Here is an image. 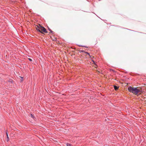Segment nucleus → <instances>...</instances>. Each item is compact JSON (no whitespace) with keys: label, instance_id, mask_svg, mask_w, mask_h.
Listing matches in <instances>:
<instances>
[{"label":"nucleus","instance_id":"obj_5","mask_svg":"<svg viewBox=\"0 0 146 146\" xmlns=\"http://www.w3.org/2000/svg\"><path fill=\"white\" fill-rule=\"evenodd\" d=\"M49 30L51 32V33L52 34H54V32L52 31L50 29H49Z\"/></svg>","mask_w":146,"mask_h":146},{"label":"nucleus","instance_id":"obj_8","mask_svg":"<svg viewBox=\"0 0 146 146\" xmlns=\"http://www.w3.org/2000/svg\"><path fill=\"white\" fill-rule=\"evenodd\" d=\"M31 117L33 118L34 117L33 115L32 114H31Z\"/></svg>","mask_w":146,"mask_h":146},{"label":"nucleus","instance_id":"obj_10","mask_svg":"<svg viewBox=\"0 0 146 146\" xmlns=\"http://www.w3.org/2000/svg\"><path fill=\"white\" fill-rule=\"evenodd\" d=\"M29 60L30 61H32V60L31 59H30V58H29Z\"/></svg>","mask_w":146,"mask_h":146},{"label":"nucleus","instance_id":"obj_7","mask_svg":"<svg viewBox=\"0 0 146 146\" xmlns=\"http://www.w3.org/2000/svg\"><path fill=\"white\" fill-rule=\"evenodd\" d=\"M67 146H71V145L70 144L67 143L66 144Z\"/></svg>","mask_w":146,"mask_h":146},{"label":"nucleus","instance_id":"obj_11","mask_svg":"<svg viewBox=\"0 0 146 146\" xmlns=\"http://www.w3.org/2000/svg\"><path fill=\"white\" fill-rule=\"evenodd\" d=\"M10 82L12 84V83H11V82Z\"/></svg>","mask_w":146,"mask_h":146},{"label":"nucleus","instance_id":"obj_6","mask_svg":"<svg viewBox=\"0 0 146 146\" xmlns=\"http://www.w3.org/2000/svg\"><path fill=\"white\" fill-rule=\"evenodd\" d=\"M6 135H7V139H8V140H9V138L8 136V133H7V131H6Z\"/></svg>","mask_w":146,"mask_h":146},{"label":"nucleus","instance_id":"obj_4","mask_svg":"<svg viewBox=\"0 0 146 146\" xmlns=\"http://www.w3.org/2000/svg\"><path fill=\"white\" fill-rule=\"evenodd\" d=\"M114 89L116 90H117L118 89V88H119V87H117L116 86H114Z\"/></svg>","mask_w":146,"mask_h":146},{"label":"nucleus","instance_id":"obj_1","mask_svg":"<svg viewBox=\"0 0 146 146\" xmlns=\"http://www.w3.org/2000/svg\"><path fill=\"white\" fill-rule=\"evenodd\" d=\"M128 90L130 92L135 95L138 94L141 91V90L137 89V88H134L131 86L128 87Z\"/></svg>","mask_w":146,"mask_h":146},{"label":"nucleus","instance_id":"obj_3","mask_svg":"<svg viewBox=\"0 0 146 146\" xmlns=\"http://www.w3.org/2000/svg\"><path fill=\"white\" fill-rule=\"evenodd\" d=\"M85 53L86 54H87L89 56V57L91 59H92V61L93 62V63L94 64H95V62L92 60V59L93 58H94V57L93 56H91L90 54L88 53V52H85Z\"/></svg>","mask_w":146,"mask_h":146},{"label":"nucleus","instance_id":"obj_2","mask_svg":"<svg viewBox=\"0 0 146 146\" xmlns=\"http://www.w3.org/2000/svg\"><path fill=\"white\" fill-rule=\"evenodd\" d=\"M36 29L37 31L43 33H47L46 29L44 27L41 26L40 25L37 26Z\"/></svg>","mask_w":146,"mask_h":146},{"label":"nucleus","instance_id":"obj_9","mask_svg":"<svg viewBox=\"0 0 146 146\" xmlns=\"http://www.w3.org/2000/svg\"><path fill=\"white\" fill-rule=\"evenodd\" d=\"M80 52H84L85 53V52L83 50H80Z\"/></svg>","mask_w":146,"mask_h":146}]
</instances>
